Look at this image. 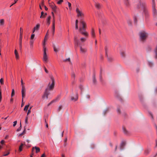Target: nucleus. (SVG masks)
I'll return each mask as SVG.
<instances>
[{
  "mask_svg": "<svg viewBox=\"0 0 157 157\" xmlns=\"http://www.w3.org/2000/svg\"><path fill=\"white\" fill-rule=\"evenodd\" d=\"M50 80L48 85V88H47L45 91L44 95L42 97V98L43 99H44L45 98L47 99L48 98V96L50 94V92L48 90H52L53 89L55 85V79L52 75L49 76Z\"/></svg>",
  "mask_w": 157,
  "mask_h": 157,
  "instance_id": "nucleus-1",
  "label": "nucleus"
},
{
  "mask_svg": "<svg viewBox=\"0 0 157 157\" xmlns=\"http://www.w3.org/2000/svg\"><path fill=\"white\" fill-rule=\"evenodd\" d=\"M80 22L82 25L79 28V30L80 32L85 36L88 37L89 34L86 30V22L84 20L80 21Z\"/></svg>",
  "mask_w": 157,
  "mask_h": 157,
  "instance_id": "nucleus-2",
  "label": "nucleus"
},
{
  "mask_svg": "<svg viewBox=\"0 0 157 157\" xmlns=\"http://www.w3.org/2000/svg\"><path fill=\"white\" fill-rule=\"evenodd\" d=\"M76 12L77 13V17L79 18L80 21L84 20L85 14L81 9L77 7L76 9Z\"/></svg>",
  "mask_w": 157,
  "mask_h": 157,
  "instance_id": "nucleus-3",
  "label": "nucleus"
},
{
  "mask_svg": "<svg viewBox=\"0 0 157 157\" xmlns=\"http://www.w3.org/2000/svg\"><path fill=\"white\" fill-rule=\"evenodd\" d=\"M137 7L138 8H141L143 10L144 12L146 14L147 13V10L146 8V4L144 2L141 1L139 2Z\"/></svg>",
  "mask_w": 157,
  "mask_h": 157,
  "instance_id": "nucleus-4",
  "label": "nucleus"
},
{
  "mask_svg": "<svg viewBox=\"0 0 157 157\" xmlns=\"http://www.w3.org/2000/svg\"><path fill=\"white\" fill-rule=\"evenodd\" d=\"M147 36V33L144 31H141L140 33V39L142 41H144L146 39Z\"/></svg>",
  "mask_w": 157,
  "mask_h": 157,
  "instance_id": "nucleus-5",
  "label": "nucleus"
},
{
  "mask_svg": "<svg viewBox=\"0 0 157 157\" xmlns=\"http://www.w3.org/2000/svg\"><path fill=\"white\" fill-rule=\"evenodd\" d=\"M105 56L107 57L108 61L110 62L113 61L114 60L113 58L111 56H108L107 55V52L108 51V48L107 47H105Z\"/></svg>",
  "mask_w": 157,
  "mask_h": 157,
  "instance_id": "nucleus-6",
  "label": "nucleus"
},
{
  "mask_svg": "<svg viewBox=\"0 0 157 157\" xmlns=\"http://www.w3.org/2000/svg\"><path fill=\"white\" fill-rule=\"evenodd\" d=\"M152 6L153 15L154 16H156V15L157 12L156 9L155 8V0H152Z\"/></svg>",
  "mask_w": 157,
  "mask_h": 157,
  "instance_id": "nucleus-7",
  "label": "nucleus"
},
{
  "mask_svg": "<svg viewBox=\"0 0 157 157\" xmlns=\"http://www.w3.org/2000/svg\"><path fill=\"white\" fill-rule=\"evenodd\" d=\"M22 33L21 32L19 39V45L20 50H21L22 48Z\"/></svg>",
  "mask_w": 157,
  "mask_h": 157,
  "instance_id": "nucleus-8",
  "label": "nucleus"
},
{
  "mask_svg": "<svg viewBox=\"0 0 157 157\" xmlns=\"http://www.w3.org/2000/svg\"><path fill=\"white\" fill-rule=\"evenodd\" d=\"M43 61L45 63L47 62L48 61V56L46 53H43Z\"/></svg>",
  "mask_w": 157,
  "mask_h": 157,
  "instance_id": "nucleus-9",
  "label": "nucleus"
},
{
  "mask_svg": "<svg viewBox=\"0 0 157 157\" xmlns=\"http://www.w3.org/2000/svg\"><path fill=\"white\" fill-rule=\"evenodd\" d=\"M25 92H26V89L25 88H23L21 89V94H22V102L23 101V98H24L25 96Z\"/></svg>",
  "mask_w": 157,
  "mask_h": 157,
  "instance_id": "nucleus-10",
  "label": "nucleus"
},
{
  "mask_svg": "<svg viewBox=\"0 0 157 157\" xmlns=\"http://www.w3.org/2000/svg\"><path fill=\"white\" fill-rule=\"evenodd\" d=\"M49 6L52 9L53 11H55L57 8L56 6L53 3H49Z\"/></svg>",
  "mask_w": 157,
  "mask_h": 157,
  "instance_id": "nucleus-11",
  "label": "nucleus"
},
{
  "mask_svg": "<svg viewBox=\"0 0 157 157\" xmlns=\"http://www.w3.org/2000/svg\"><path fill=\"white\" fill-rule=\"evenodd\" d=\"M80 51L81 53H85L87 51V49L85 48H82V46L80 45Z\"/></svg>",
  "mask_w": 157,
  "mask_h": 157,
  "instance_id": "nucleus-12",
  "label": "nucleus"
},
{
  "mask_svg": "<svg viewBox=\"0 0 157 157\" xmlns=\"http://www.w3.org/2000/svg\"><path fill=\"white\" fill-rule=\"evenodd\" d=\"M124 3L126 7L128 8L130 7V4L128 0H124Z\"/></svg>",
  "mask_w": 157,
  "mask_h": 157,
  "instance_id": "nucleus-13",
  "label": "nucleus"
},
{
  "mask_svg": "<svg viewBox=\"0 0 157 157\" xmlns=\"http://www.w3.org/2000/svg\"><path fill=\"white\" fill-rule=\"evenodd\" d=\"M14 54L16 59L17 60L19 58V55L18 52L16 49H15L14 50Z\"/></svg>",
  "mask_w": 157,
  "mask_h": 157,
  "instance_id": "nucleus-14",
  "label": "nucleus"
},
{
  "mask_svg": "<svg viewBox=\"0 0 157 157\" xmlns=\"http://www.w3.org/2000/svg\"><path fill=\"white\" fill-rule=\"evenodd\" d=\"M40 25L39 24H37L35 27H34L33 30V33H34L35 30H38L39 29Z\"/></svg>",
  "mask_w": 157,
  "mask_h": 157,
  "instance_id": "nucleus-15",
  "label": "nucleus"
},
{
  "mask_svg": "<svg viewBox=\"0 0 157 157\" xmlns=\"http://www.w3.org/2000/svg\"><path fill=\"white\" fill-rule=\"evenodd\" d=\"M51 18V16H49L47 18V22L48 25H50V20Z\"/></svg>",
  "mask_w": 157,
  "mask_h": 157,
  "instance_id": "nucleus-16",
  "label": "nucleus"
},
{
  "mask_svg": "<svg viewBox=\"0 0 157 157\" xmlns=\"http://www.w3.org/2000/svg\"><path fill=\"white\" fill-rule=\"evenodd\" d=\"M52 14L53 17V20L52 22V25H55V18L54 16V15L53 12H52Z\"/></svg>",
  "mask_w": 157,
  "mask_h": 157,
  "instance_id": "nucleus-17",
  "label": "nucleus"
},
{
  "mask_svg": "<svg viewBox=\"0 0 157 157\" xmlns=\"http://www.w3.org/2000/svg\"><path fill=\"white\" fill-rule=\"evenodd\" d=\"M78 99V97L77 95V94H76L75 97H71V100L72 101H76Z\"/></svg>",
  "mask_w": 157,
  "mask_h": 157,
  "instance_id": "nucleus-18",
  "label": "nucleus"
},
{
  "mask_svg": "<svg viewBox=\"0 0 157 157\" xmlns=\"http://www.w3.org/2000/svg\"><path fill=\"white\" fill-rule=\"evenodd\" d=\"M91 35L93 37H95V35L94 30L93 28H92L91 29Z\"/></svg>",
  "mask_w": 157,
  "mask_h": 157,
  "instance_id": "nucleus-19",
  "label": "nucleus"
},
{
  "mask_svg": "<svg viewBox=\"0 0 157 157\" xmlns=\"http://www.w3.org/2000/svg\"><path fill=\"white\" fill-rule=\"evenodd\" d=\"M34 148H35L36 150V153H37L40 151V149L39 147H37L36 146L33 147V150Z\"/></svg>",
  "mask_w": 157,
  "mask_h": 157,
  "instance_id": "nucleus-20",
  "label": "nucleus"
},
{
  "mask_svg": "<svg viewBox=\"0 0 157 157\" xmlns=\"http://www.w3.org/2000/svg\"><path fill=\"white\" fill-rule=\"evenodd\" d=\"M125 143L124 142H122L121 143V145H120V149L121 150H122L123 148V147L125 146Z\"/></svg>",
  "mask_w": 157,
  "mask_h": 157,
  "instance_id": "nucleus-21",
  "label": "nucleus"
},
{
  "mask_svg": "<svg viewBox=\"0 0 157 157\" xmlns=\"http://www.w3.org/2000/svg\"><path fill=\"white\" fill-rule=\"evenodd\" d=\"M95 6L96 8L99 9L101 8V5L99 3L96 2L95 4Z\"/></svg>",
  "mask_w": 157,
  "mask_h": 157,
  "instance_id": "nucleus-22",
  "label": "nucleus"
},
{
  "mask_svg": "<svg viewBox=\"0 0 157 157\" xmlns=\"http://www.w3.org/2000/svg\"><path fill=\"white\" fill-rule=\"evenodd\" d=\"M74 39L75 42L77 44H79V41L78 40L76 36H75L74 37Z\"/></svg>",
  "mask_w": 157,
  "mask_h": 157,
  "instance_id": "nucleus-23",
  "label": "nucleus"
},
{
  "mask_svg": "<svg viewBox=\"0 0 157 157\" xmlns=\"http://www.w3.org/2000/svg\"><path fill=\"white\" fill-rule=\"evenodd\" d=\"M5 23L4 20L3 19H1L0 20V26L3 25Z\"/></svg>",
  "mask_w": 157,
  "mask_h": 157,
  "instance_id": "nucleus-24",
  "label": "nucleus"
},
{
  "mask_svg": "<svg viewBox=\"0 0 157 157\" xmlns=\"http://www.w3.org/2000/svg\"><path fill=\"white\" fill-rule=\"evenodd\" d=\"M81 37L80 38V40L82 42H84L86 41V37Z\"/></svg>",
  "mask_w": 157,
  "mask_h": 157,
  "instance_id": "nucleus-25",
  "label": "nucleus"
},
{
  "mask_svg": "<svg viewBox=\"0 0 157 157\" xmlns=\"http://www.w3.org/2000/svg\"><path fill=\"white\" fill-rule=\"evenodd\" d=\"M150 149H147L145 150L144 151V154L146 155L148 154L150 151Z\"/></svg>",
  "mask_w": 157,
  "mask_h": 157,
  "instance_id": "nucleus-26",
  "label": "nucleus"
},
{
  "mask_svg": "<svg viewBox=\"0 0 157 157\" xmlns=\"http://www.w3.org/2000/svg\"><path fill=\"white\" fill-rule=\"evenodd\" d=\"M21 86L22 88H25V86L24 85L25 83L23 82L22 79H21Z\"/></svg>",
  "mask_w": 157,
  "mask_h": 157,
  "instance_id": "nucleus-27",
  "label": "nucleus"
},
{
  "mask_svg": "<svg viewBox=\"0 0 157 157\" xmlns=\"http://www.w3.org/2000/svg\"><path fill=\"white\" fill-rule=\"evenodd\" d=\"M52 29L53 35H54V33H55V25H52Z\"/></svg>",
  "mask_w": 157,
  "mask_h": 157,
  "instance_id": "nucleus-28",
  "label": "nucleus"
},
{
  "mask_svg": "<svg viewBox=\"0 0 157 157\" xmlns=\"http://www.w3.org/2000/svg\"><path fill=\"white\" fill-rule=\"evenodd\" d=\"M93 82L94 84H96V80L95 78V75H93Z\"/></svg>",
  "mask_w": 157,
  "mask_h": 157,
  "instance_id": "nucleus-29",
  "label": "nucleus"
},
{
  "mask_svg": "<svg viewBox=\"0 0 157 157\" xmlns=\"http://www.w3.org/2000/svg\"><path fill=\"white\" fill-rule=\"evenodd\" d=\"M78 20H76L75 21V29H78Z\"/></svg>",
  "mask_w": 157,
  "mask_h": 157,
  "instance_id": "nucleus-30",
  "label": "nucleus"
},
{
  "mask_svg": "<svg viewBox=\"0 0 157 157\" xmlns=\"http://www.w3.org/2000/svg\"><path fill=\"white\" fill-rule=\"evenodd\" d=\"M122 57H124L125 56V52L123 51H121L120 53Z\"/></svg>",
  "mask_w": 157,
  "mask_h": 157,
  "instance_id": "nucleus-31",
  "label": "nucleus"
},
{
  "mask_svg": "<svg viewBox=\"0 0 157 157\" xmlns=\"http://www.w3.org/2000/svg\"><path fill=\"white\" fill-rule=\"evenodd\" d=\"M23 144H21V145L19 146V150L20 151H22V147H23Z\"/></svg>",
  "mask_w": 157,
  "mask_h": 157,
  "instance_id": "nucleus-32",
  "label": "nucleus"
},
{
  "mask_svg": "<svg viewBox=\"0 0 157 157\" xmlns=\"http://www.w3.org/2000/svg\"><path fill=\"white\" fill-rule=\"evenodd\" d=\"M29 105L28 104L27 105H26L25 106L24 108V110L25 111H27L28 110V108L29 107Z\"/></svg>",
  "mask_w": 157,
  "mask_h": 157,
  "instance_id": "nucleus-33",
  "label": "nucleus"
},
{
  "mask_svg": "<svg viewBox=\"0 0 157 157\" xmlns=\"http://www.w3.org/2000/svg\"><path fill=\"white\" fill-rule=\"evenodd\" d=\"M72 80H74L75 78V75L74 73H72L71 74Z\"/></svg>",
  "mask_w": 157,
  "mask_h": 157,
  "instance_id": "nucleus-34",
  "label": "nucleus"
},
{
  "mask_svg": "<svg viewBox=\"0 0 157 157\" xmlns=\"http://www.w3.org/2000/svg\"><path fill=\"white\" fill-rule=\"evenodd\" d=\"M56 101L55 100H53L52 101H51L50 103L48 104V106L49 105H51L54 102H55Z\"/></svg>",
  "mask_w": 157,
  "mask_h": 157,
  "instance_id": "nucleus-35",
  "label": "nucleus"
},
{
  "mask_svg": "<svg viewBox=\"0 0 157 157\" xmlns=\"http://www.w3.org/2000/svg\"><path fill=\"white\" fill-rule=\"evenodd\" d=\"M15 94V91L13 89L12 90V92L11 94V97H13Z\"/></svg>",
  "mask_w": 157,
  "mask_h": 157,
  "instance_id": "nucleus-36",
  "label": "nucleus"
},
{
  "mask_svg": "<svg viewBox=\"0 0 157 157\" xmlns=\"http://www.w3.org/2000/svg\"><path fill=\"white\" fill-rule=\"evenodd\" d=\"M68 6L69 8V9L70 10H71L72 9L71 6V4L69 2H68Z\"/></svg>",
  "mask_w": 157,
  "mask_h": 157,
  "instance_id": "nucleus-37",
  "label": "nucleus"
},
{
  "mask_svg": "<svg viewBox=\"0 0 157 157\" xmlns=\"http://www.w3.org/2000/svg\"><path fill=\"white\" fill-rule=\"evenodd\" d=\"M28 116H27L25 117V123L26 124H27L28 123Z\"/></svg>",
  "mask_w": 157,
  "mask_h": 157,
  "instance_id": "nucleus-38",
  "label": "nucleus"
},
{
  "mask_svg": "<svg viewBox=\"0 0 157 157\" xmlns=\"http://www.w3.org/2000/svg\"><path fill=\"white\" fill-rule=\"evenodd\" d=\"M20 127L18 128L17 129V132H18L20 131L21 130V122H20Z\"/></svg>",
  "mask_w": 157,
  "mask_h": 157,
  "instance_id": "nucleus-39",
  "label": "nucleus"
},
{
  "mask_svg": "<svg viewBox=\"0 0 157 157\" xmlns=\"http://www.w3.org/2000/svg\"><path fill=\"white\" fill-rule=\"evenodd\" d=\"M10 154V152L9 151L6 152H5L3 155L4 156H6Z\"/></svg>",
  "mask_w": 157,
  "mask_h": 157,
  "instance_id": "nucleus-40",
  "label": "nucleus"
},
{
  "mask_svg": "<svg viewBox=\"0 0 157 157\" xmlns=\"http://www.w3.org/2000/svg\"><path fill=\"white\" fill-rule=\"evenodd\" d=\"M148 64L150 67H151L153 65V63L151 62H148Z\"/></svg>",
  "mask_w": 157,
  "mask_h": 157,
  "instance_id": "nucleus-41",
  "label": "nucleus"
},
{
  "mask_svg": "<svg viewBox=\"0 0 157 157\" xmlns=\"http://www.w3.org/2000/svg\"><path fill=\"white\" fill-rule=\"evenodd\" d=\"M63 2V0H60L59 1H58L57 3L59 5L60 4Z\"/></svg>",
  "mask_w": 157,
  "mask_h": 157,
  "instance_id": "nucleus-42",
  "label": "nucleus"
},
{
  "mask_svg": "<svg viewBox=\"0 0 157 157\" xmlns=\"http://www.w3.org/2000/svg\"><path fill=\"white\" fill-rule=\"evenodd\" d=\"M0 82L1 84H3L4 83V80L3 78H1L0 79Z\"/></svg>",
  "mask_w": 157,
  "mask_h": 157,
  "instance_id": "nucleus-43",
  "label": "nucleus"
},
{
  "mask_svg": "<svg viewBox=\"0 0 157 157\" xmlns=\"http://www.w3.org/2000/svg\"><path fill=\"white\" fill-rule=\"evenodd\" d=\"M134 19L135 22L136 23L137 21V19L136 17V16L134 17Z\"/></svg>",
  "mask_w": 157,
  "mask_h": 157,
  "instance_id": "nucleus-44",
  "label": "nucleus"
},
{
  "mask_svg": "<svg viewBox=\"0 0 157 157\" xmlns=\"http://www.w3.org/2000/svg\"><path fill=\"white\" fill-rule=\"evenodd\" d=\"M128 23L129 25H131L132 24V21H131L129 20L128 21Z\"/></svg>",
  "mask_w": 157,
  "mask_h": 157,
  "instance_id": "nucleus-45",
  "label": "nucleus"
},
{
  "mask_svg": "<svg viewBox=\"0 0 157 157\" xmlns=\"http://www.w3.org/2000/svg\"><path fill=\"white\" fill-rule=\"evenodd\" d=\"M25 132V128L24 129V131L23 132H22L20 135L19 136H22L23 135Z\"/></svg>",
  "mask_w": 157,
  "mask_h": 157,
  "instance_id": "nucleus-46",
  "label": "nucleus"
},
{
  "mask_svg": "<svg viewBox=\"0 0 157 157\" xmlns=\"http://www.w3.org/2000/svg\"><path fill=\"white\" fill-rule=\"evenodd\" d=\"M64 61L65 62H66V61L70 62V58L64 60Z\"/></svg>",
  "mask_w": 157,
  "mask_h": 157,
  "instance_id": "nucleus-47",
  "label": "nucleus"
},
{
  "mask_svg": "<svg viewBox=\"0 0 157 157\" xmlns=\"http://www.w3.org/2000/svg\"><path fill=\"white\" fill-rule=\"evenodd\" d=\"M53 49H54V51L55 52H57L58 51V50L56 48L55 46H53Z\"/></svg>",
  "mask_w": 157,
  "mask_h": 157,
  "instance_id": "nucleus-48",
  "label": "nucleus"
},
{
  "mask_svg": "<svg viewBox=\"0 0 157 157\" xmlns=\"http://www.w3.org/2000/svg\"><path fill=\"white\" fill-rule=\"evenodd\" d=\"M13 123V127H14L17 124V121H14Z\"/></svg>",
  "mask_w": 157,
  "mask_h": 157,
  "instance_id": "nucleus-49",
  "label": "nucleus"
},
{
  "mask_svg": "<svg viewBox=\"0 0 157 157\" xmlns=\"http://www.w3.org/2000/svg\"><path fill=\"white\" fill-rule=\"evenodd\" d=\"M35 36V34H32L31 36V39H33Z\"/></svg>",
  "mask_w": 157,
  "mask_h": 157,
  "instance_id": "nucleus-50",
  "label": "nucleus"
},
{
  "mask_svg": "<svg viewBox=\"0 0 157 157\" xmlns=\"http://www.w3.org/2000/svg\"><path fill=\"white\" fill-rule=\"evenodd\" d=\"M44 70L46 73H48V71L47 69L45 67H44Z\"/></svg>",
  "mask_w": 157,
  "mask_h": 157,
  "instance_id": "nucleus-51",
  "label": "nucleus"
},
{
  "mask_svg": "<svg viewBox=\"0 0 157 157\" xmlns=\"http://www.w3.org/2000/svg\"><path fill=\"white\" fill-rule=\"evenodd\" d=\"M46 49L45 47L44 46L43 47V52H44L43 53H44V52L46 53Z\"/></svg>",
  "mask_w": 157,
  "mask_h": 157,
  "instance_id": "nucleus-52",
  "label": "nucleus"
},
{
  "mask_svg": "<svg viewBox=\"0 0 157 157\" xmlns=\"http://www.w3.org/2000/svg\"><path fill=\"white\" fill-rule=\"evenodd\" d=\"M17 0H14V3H13L10 6V7H11V6H12L13 5H14L17 2Z\"/></svg>",
  "mask_w": 157,
  "mask_h": 157,
  "instance_id": "nucleus-53",
  "label": "nucleus"
},
{
  "mask_svg": "<svg viewBox=\"0 0 157 157\" xmlns=\"http://www.w3.org/2000/svg\"><path fill=\"white\" fill-rule=\"evenodd\" d=\"M79 88L80 89L81 91H82V90L83 89V87H82V85H80L79 86Z\"/></svg>",
  "mask_w": 157,
  "mask_h": 157,
  "instance_id": "nucleus-54",
  "label": "nucleus"
},
{
  "mask_svg": "<svg viewBox=\"0 0 157 157\" xmlns=\"http://www.w3.org/2000/svg\"><path fill=\"white\" fill-rule=\"evenodd\" d=\"M41 16L40 17V18H42V16H43V15L44 14V13L42 11L41 13Z\"/></svg>",
  "mask_w": 157,
  "mask_h": 157,
  "instance_id": "nucleus-55",
  "label": "nucleus"
},
{
  "mask_svg": "<svg viewBox=\"0 0 157 157\" xmlns=\"http://www.w3.org/2000/svg\"><path fill=\"white\" fill-rule=\"evenodd\" d=\"M62 105L59 106L58 108V110L59 111L60 110V109H62Z\"/></svg>",
  "mask_w": 157,
  "mask_h": 157,
  "instance_id": "nucleus-56",
  "label": "nucleus"
},
{
  "mask_svg": "<svg viewBox=\"0 0 157 157\" xmlns=\"http://www.w3.org/2000/svg\"><path fill=\"white\" fill-rule=\"evenodd\" d=\"M31 112V111L30 110V109H29L28 110V113H27V116H28V114L30 113Z\"/></svg>",
  "mask_w": 157,
  "mask_h": 157,
  "instance_id": "nucleus-57",
  "label": "nucleus"
},
{
  "mask_svg": "<svg viewBox=\"0 0 157 157\" xmlns=\"http://www.w3.org/2000/svg\"><path fill=\"white\" fill-rule=\"evenodd\" d=\"M123 131L125 133H126V129H125V128H124V127H123Z\"/></svg>",
  "mask_w": 157,
  "mask_h": 157,
  "instance_id": "nucleus-58",
  "label": "nucleus"
},
{
  "mask_svg": "<svg viewBox=\"0 0 157 157\" xmlns=\"http://www.w3.org/2000/svg\"><path fill=\"white\" fill-rule=\"evenodd\" d=\"M117 112L119 114L120 113V109H118V108L117 109Z\"/></svg>",
  "mask_w": 157,
  "mask_h": 157,
  "instance_id": "nucleus-59",
  "label": "nucleus"
},
{
  "mask_svg": "<svg viewBox=\"0 0 157 157\" xmlns=\"http://www.w3.org/2000/svg\"><path fill=\"white\" fill-rule=\"evenodd\" d=\"M45 41H46V40H44V42H43V47H44V46H45Z\"/></svg>",
  "mask_w": 157,
  "mask_h": 157,
  "instance_id": "nucleus-60",
  "label": "nucleus"
},
{
  "mask_svg": "<svg viewBox=\"0 0 157 157\" xmlns=\"http://www.w3.org/2000/svg\"><path fill=\"white\" fill-rule=\"evenodd\" d=\"M4 142V140H2L1 141V143L2 144H3Z\"/></svg>",
  "mask_w": 157,
  "mask_h": 157,
  "instance_id": "nucleus-61",
  "label": "nucleus"
},
{
  "mask_svg": "<svg viewBox=\"0 0 157 157\" xmlns=\"http://www.w3.org/2000/svg\"><path fill=\"white\" fill-rule=\"evenodd\" d=\"M72 80V84H74L75 83V79L74 80Z\"/></svg>",
  "mask_w": 157,
  "mask_h": 157,
  "instance_id": "nucleus-62",
  "label": "nucleus"
},
{
  "mask_svg": "<svg viewBox=\"0 0 157 157\" xmlns=\"http://www.w3.org/2000/svg\"><path fill=\"white\" fill-rule=\"evenodd\" d=\"M67 140V137H66L65 138V140H64V142H65V143H66V142Z\"/></svg>",
  "mask_w": 157,
  "mask_h": 157,
  "instance_id": "nucleus-63",
  "label": "nucleus"
},
{
  "mask_svg": "<svg viewBox=\"0 0 157 157\" xmlns=\"http://www.w3.org/2000/svg\"><path fill=\"white\" fill-rule=\"evenodd\" d=\"M45 157V154L44 153L43 154L41 157Z\"/></svg>",
  "mask_w": 157,
  "mask_h": 157,
  "instance_id": "nucleus-64",
  "label": "nucleus"
}]
</instances>
